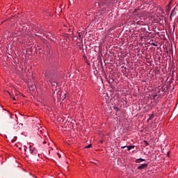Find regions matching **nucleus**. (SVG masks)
I'll use <instances>...</instances> for the list:
<instances>
[{"instance_id": "1", "label": "nucleus", "mask_w": 178, "mask_h": 178, "mask_svg": "<svg viewBox=\"0 0 178 178\" xmlns=\"http://www.w3.org/2000/svg\"><path fill=\"white\" fill-rule=\"evenodd\" d=\"M44 76H45L46 79H47V80H49L50 81V83H51V86H56V82L52 81V75L51 74H49V72H46L44 73Z\"/></svg>"}, {"instance_id": "2", "label": "nucleus", "mask_w": 178, "mask_h": 178, "mask_svg": "<svg viewBox=\"0 0 178 178\" xmlns=\"http://www.w3.org/2000/svg\"><path fill=\"white\" fill-rule=\"evenodd\" d=\"M148 168V163H143L140 165H139L137 169L138 170H143V169H147Z\"/></svg>"}, {"instance_id": "3", "label": "nucleus", "mask_w": 178, "mask_h": 178, "mask_svg": "<svg viewBox=\"0 0 178 178\" xmlns=\"http://www.w3.org/2000/svg\"><path fill=\"white\" fill-rule=\"evenodd\" d=\"M144 161H145V159L140 158L136 160V163H140V162H144Z\"/></svg>"}, {"instance_id": "4", "label": "nucleus", "mask_w": 178, "mask_h": 178, "mask_svg": "<svg viewBox=\"0 0 178 178\" xmlns=\"http://www.w3.org/2000/svg\"><path fill=\"white\" fill-rule=\"evenodd\" d=\"M170 9H171L170 7H169V6L166 7V12H167V13H169L170 12Z\"/></svg>"}, {"instance_id": "5", "label": "nucleus", "mask_w": 178, "mask_h": 178, "mask_svg": "<svg viewBox=\"0 0 178 178\" xmlns=\"http://www.w3.org/2000/svg\"><path fill=\"white\" fill-rule=\"evenodd\" d=\"M154 116L155 115L154 114L150 115L149 117V120H151V119H154Z\"/></svg>"}, {"instance_id": "6", "label": "nucleus", "mask_w": 178, "mask_h": 178, "mask_svg": "<svg viewBox=\"0 0 178 178\" xmlns=\"http://www.w3.org/2000/svg\"><path fill=\"white\" fill-rule=\"evenodd\" d=\"M127 148H128V151H130V149L134 148V146H128Z\"/></svg>"}, {"instance_id": "7", "label": "nucleus", "mask_w": 178, "mask_h": 178, "mask_svg": "<svg viewBox=\"0 0 178 178\" xmlns=\"http://www.w3.org/2000/svg\"><path fill=\"white\" fill-rule=\"evenodd\" d=\"M92 147V145L90 144L88 146H86V148H91Z\"/></svg>"}, {"instance_id": "8", "label": "nucleus", "mask_w": 178, "mask_h": 178, "mask_svg": "<svg viewBox=\"0 0 178 178\" xmlns=\"http://www.w3.org/2000/svg\"><path fill=\"white\" fill-rule=\"evenodd\" d=\"M170 5H172V1H170V3H168V5L167 6H168L169 8H170Z\"/></svg>"}, {"instance_id": "9", "label": "nucleus", "mask_w": 178, "mask_h": 178, "mask_svg": "<svg viewBox=\"0 0 178 178\" xmlns=\"http://www.w3.org/2000/svg\"><path fill=\"white\" fill-rule=\"evenodd\" d=\"M151 45H153V47H157L156 44L155 43H152Z\"/></svg>"}, {"instance_id": "10", "label": "nucleus", "mask_w": 178, "mask_h": 178, "mask_svg": "<svg viewBox=\"0 0 178 178\" xmlns=\"http://www.w3.org/2000/svg\"><path fill=\"white\" fill-rule=\"evenodd\" d=\"M114 109H115V111H119V108H118V107H114Z\"/></svg>"}, {"instance_id": "11", "label": "nucleus", "mask_w": 178, "mask_h": 178, "mask_svg": "<svg viewBox=\"0 0 178 178\" xmlns=\"http://www.w3.org/2000/svg\"><path fill=\"white\" fill-rule=\"evenodd\" d=\"M58 157L62 158V156H60V154L58 153Z\"/></svg>"}, {"instance_id": "12", "label": "nucleus", "mask_w": 178, "mask_h": 178, "mask_svg": "<svg viewBox=\"0 0 178 178\" xmlns=\"http://www.w3.org/2000/svg\"><path fill=\"white\" fill-rule=\"evenodd\" d=\"M145 143L146 145H148V142L147 140H145Z\"/></svg>"}, {"instance_id": "13", "label": "nucleus", "mask_w": 178, "mask_h": 178, "mask_svg": "<svg viewBox=\"0 0 178 178\" xmlns=\"http://www.w3.org/2000/svg\"><path fill=\"white\" fill-rule=\"evenodd\" d=\"M13 99L14 101H16V98H15V97H13Z\"/></svg>"}, {"instance_id": "14", "label": "nucleus", "mask_w": 178, "mask_h": 178, "mask_svg": "<svg viewBox=\"0 0 178 178\" xmlns=\"http://www.w3.org/2000/svg\"><path fill=\"white\" fill-rule=\"evenodd\" d=\"M122 148H126V146H122Z\"/></svg>"}, {"instance_id": "15", "label": "nucleus", "mask_w": 178, "mask_h": 178, "mask_svg": "<svg viewBox=\"0 0 178 178\" xmlns=\"http://www.w3.org/2000/svg\"><path fill=\"white\" fill-rule=\"evenodd\" d=\"M33 150H31V154H33Z\"/></svg>"}, {"instance_id": "16", "label": "nucleus", "mask_w": 178, "mask_h": 178, "mask_svg": "<svg viewBox=\"0 0 178 178\" xmlns=\"http://www.w3.org/2000/svg\"><path fill=\"white\" fill-rule=\"evenodd\" d=\"M156 97V95H154V98H155Z\"/></svg>"}, {"instance_id": "17", "label": "nucleus", "mask_w": 178, "mask_h": 178, "mask_svg": "<svg viewBox=\"0 0 178 178\" xmlns=\"http://www.w3.org/2000/svg\"><path fill=\"white\" fill-rule=\"evenodd\" d=\"M45 143H47V141H44V144H45Z\"/></svg>"}, {"instance_id": "18", "label": "nucleus", "mask_w": 178, "mask_h": 178, "mask_svg": "<svg viewBox=\"0 0 178 178\" xmlns=\"http://www.w3.org/2000/svg\"><path fill=\"white\" fill-rule=\"evenodd\" d=\"M173 27H174V30H175V25H173Z\"/></svg>"}, {"instance_id": "19", "label": "nucleus", "mask_w": 178, "mask_h": 178, "mask_svg": "<svg viewBox=\"0 0 178 178\" xmlns=\"http://www.w3.org/2000/svg\"><path fill=\"white\" fill-rule=\"evenodd\" d=\"M174 10H172V12H173Z\"/></svg>"}]
</instances>
